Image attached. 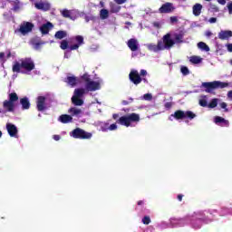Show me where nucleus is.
I'll list each match as a JSON object with an SVG mask.
<instances>
[{"label": "nucleus", "mask_w": 232, "mask_h": 232, "mask_svg": "<svg viewBox=\"0 0 232 232\" xmlns=\"http://www.w3.org/2000/svg\"><path fill=\"white\" fill-rule=\"evenodd\" d=\"M182 197H183L182 195L178 196V200H179V202H182Z\"/></svg>", "instance_id": "nucleus-57"}, {"label": "nucleus", "mask_w": 232, "mask_h": 232, "mask_svg": "<svg viewBox=\"0 0 232 232\" xmlns=\"http://www.w3.org/2000/svg\"><path fill=\"white\" fill-rule=\"evenodd\" d=\"M219 5H226V0H217Z\"/></svg>", "instance_id": "nucleus-54"}, {"label": "nucleus", "mask_w": 232, "mask_h": 232, "mask_svg": "<svg viewBox=\"0 0 232 232\" xmlns=\"http://www.w3.org/2000/svg\"><path fill=\"white\" fill-rule=\"evenodd\" d=\"M227 97H228V99H231V100H232V91H229V92H227Z\"/></svg>", "instance_id": "nucleus-55"}, {"label": "nucleus", "mask_w": 232, "mask_h": 232, "mask_svg": "<svg viewBox=\"0 0 232 232\" xmlns=\"http://www.w3.org/2000/svg\"><path fill=\"white\" fill-rule=\"evenodd\" d=\"M141 99H143V101H151L153 99V95H151V93H146L141 97Z\"/></svg>", "instance_id": "nucleus-40"}, {"label": "nucleus", "mask_w": 232, "mask_h": 232, "mask_svg": "<svg viewBox=\"0 0 232 232\" xmlns=\"http://www.w3.org/2000/svg\"><path fill=\"white\" fill-rule=\"evenodd\" d=\"M66 82H67V84H69V86L73 87L76 84H79L81 82V80L75 76H68Z\"/></svg>", "instance_id": "nucleus-25"}, {"label": "nucleus", "mask_w": 232, "mask_h": 232, "mask_svg": "<svg viewBox=\"0 0 232 232\" xmlns=\"http://www.w3.org/2000/svg\"><path fill=\"white\" fill-rule=\"evenodd\" d=\"M229 37H232L231 31H221L218 33V39H221V41H226V39H229Z\"/></svg>", "instance_id": "nucleus-26"}, {"label": "nucleus", "mask_w": 232, "mask_h": 232, "mask_svg": "<svg viewBox=\"0 0 232 232\" xmlns=\"http://www.w3.org/2000/svg\"><path fill=\"white\" fill-rule=\"evenodd\" d=\"M53 139L54 140H61V136H59V135H53Z\"/></svg>", "instance_id": "nucleus-52"}, {"label": "nucleus", "mask_w": 232, "mask_h": 232, "mask_svg": "<svg viewBox=\"0 0 232 232\" xmlns=\"http://www.w3.org/2000/svg\"><path fill=\"white\" fill-rule=\"evenodd\" d=\"M12 57V53L10 51H6L5 53H0V61L2 63H5L6 60Z\"/></svg>", "instance_id": "nucleus-30"}, {"label": "nucleus", "mask_w": 232, "mask_h": 232, "mask_svg": "<svg viewBox=\"0 0 232 232\" xmlns=\"http://www.w3.org/2000/svg\"><path fill=\"white\" fill-rule=\"evenodd\" d=\"M180 72L183 75H189V69L186 66H181Z\"/></svg>", "instance_id": "nucleus-38"}, {"label": "nucleus", "mask_w": 232, "mask_h": 232, "mask_svg": "<svg viewBox=\"0 0 232 232\" xmlns=\"http://www.w3.org/2000/svg\"><path fill=\"white\" fill-rule=\"evenodd\" d=\"M179 21V19L177 18V16H171L170 17V22L171 23H177Z\"/></svg>", "instance_id": "nucleus-49"}, {"label": "nucleus", "mask_w": 232, "mask_h": 232, "mask_svg": "<svg viewBox=\"0 0 232 232\" xmlns=\"http://www.w3.org/2000/svg\"><path fill=\"white\" fill-rule=\"evenodd\" d=\"M169 34H170V39L173 41L174 44L184 43V32L179 31L176 33Z\"/></svg>", "instance_id": "nucleus-13"}, {"label": "nucleus", "mask_w": 232, "mask_h": 232, "mask_svg": "<svg viewBox=\"0 0 232 232\" xmlns=\"http://www.w3.org/2000/svg\"><path fill=\"white\" fill-rule=\"evenodd\" d=\"M70 55H72V53L70 52H65L64 53V59H69Z\"/></svg>", "instance_id": "nucleus-50"}, {"label": "nucleus", "mask_w": 232, "mask_h": 232, "mask_svg": "<svg viewBox=\"0 0 232 232\" xmlns=\"http://www.w3.org/2000/svg\"><path fill=\"white\" fill-rule=\"evenodd\" d=\"M59 122H62L63 124H68L70 122H72L73 117L68 114H63L58 118Z\"/></svg>", "instance_id": "nucleus-24"}, {"label": "nucleus", "mask_w": 232, "mask_h": 232, "mask_svg": "<svg viewBox=\"0 0 232 232\" xmlns=\"http://www.w3.org/2000/svg\"><path fill=\"white\" fill-rule=\"evenodd\" d=\"M33 29H34V24L30 22H24L20 26L19 32L23 35H26V34H30V32H32Z\"/></svg>", "instance_id": "nucleus-15"}, {"label": "nucleus", "mask_w": 232, "mask_h": 232, "mask_svg": "<svg viewBox=\"0 0 232 232\" xmlns=\"http://www.w3.org/2000/svg\"><path fill=\"white\" fill-rule=\"evenodd\" d=\"M148 75V71L141 69L140 73L139 71L132 69L129 74V79L130 82L133 84H140L142 82V77H146Z\"/></svg>", "instance_id": "nucleus-7"}, {"label": "nucleus", "mask_w": 232, "mask_h": 232, "mask_svg": "<svg viewBox=\"0 0 232 232\" xmlns=\"http://www.w3.org/2000/svg\"><path fill=\"white\" fill-rule=\"evenodd\" d=\"M227 48L229 52H232V44H227Z\"/></svg>", "instance_id": "nucleus-53"}, {"label": "nucleus", "mask_w": 232, "mask_h": 232, "mask_svg": "<svg viewBox=\"0 0 232 232\" xmlns=\"http://www.w3.org/2000/svg\"><path fill=\"white\" fill-rule=\"evenodd\" d=\"M189 63L192 64H200V63H202V58L200 56H190Z\"/></svg>", "instance_id": "nucleus-33"}, {"label": "nucleus", "mask_w": 232, "mask_h": 232, "mask_svg": "<svg viewBox=\"0 0 232 232\" xmlns=\"http://www.w3.org/2000/svg\"><path fill=\"white\" fill-rule=\"evenodd\" d=\"M190 215H199V218L189 219L188 225H191V227H193L194 229H200L202 227V224L206 222V217L204 216V212H194Z\"/></svg>", "instance_id": "nucleus-10"}, {"label": "nucleus", "mask_w": 232, "mask_h": 232, "mask_svg": "<svg viewBox=\"0 0 232 232\" xmlns=\"http://www.w3.org/2000/svg\"><path fill=\"white\" fill-rule=\"evenodd\" d=\"M125 24L131 26V23H130V22L125 23Z\"/></svg>", "instance_id": "nucleus-61"}, {"label": "nucleus", "mask_w": 232, "mask_h": 232, "mask_svg": "<svg viewBox=\"0 0 232 232\" xmlns=\"http://www.w3.org/2000/svg\"><path fill=\"white\" fill-rule=\"evenodd\" d=\"M70 137H72L73 139H92V134L81 128H76L70 132Z\"/></svg>", "instance_id": "nucleus-11"}, {"label": "nucleus", "mask_w": 232, "mask_h": 232, "mask_svg": "<svg viewBox=\"0 0 232 232\" xmlns=\"http://www.w3.org/2000/svg\"><path fill=\"white\" fill-rule=\"evenodd\" d=\"M219 106H220V108H222V110H225V111H227V103H226V102H221V103H219Z\"/></svg>", "instance_id": "nucleus-44"}, {"label": "nucleus", "mask_w": 232, "mask_h": 232, "mask_svg": "<svg viewBox=\"0 0 232 232\" xmlns=\"http://www.w3.org/2000/svg\"><path fill=\"white\" fill-rule=\"evenodd\" d=\"M81 79L84 82V88L74 90L72 97V102L74 106H82V104H84L82 95L88 92H97V90H101V87L102 86V79L98 78L96 80H92L90 74L86 72L81 76Z\"/></svg>", "instance_id": "nucleus-1"}, {"label": "nucleus", "mask_w": 232, "mask_h": 232, "mask_svg": "<svg viewBox=\"0 0 232 232\" xmlns=\"http://www.w3.org/2000/svg\"><path fill=\"white\" fill-rule=\"evenodd\" d=\"M41 44H44V43H37L34 44V50H39L41 48Z\"/></svg>", "instance_id": "nucleus-46"}, {"label": "nucleus", "mask_w": 232, "mask_h": 232, "mask_svg": "<svg viewBox=\"0 0 232 232\" xmlns=\"http://www.w3.org/2000/svg\"><path fill=\"white\" fill-rule=\"evenodd\" d=\"M154 26H158L159 27L160 26L159 23H155Z\"/></svg>", "instance_id": "nucleus-62"}, {"label": "nucleus", "mask_w": 232, "mask_h": 232, "mask_svg": "<svg viewBox=\"0 0 232 232\" xmlns=\"http://www.w3.org/2000/svg\"><path fill=\"white\" fill-rule=\"evenodd\" d=\"M160 229H167V227H171V226L169 224H168L167 222L162 221L160 224Z\"/></svg>", "instance_id": "nucleus-41"}, {"label": "nucleus", "mask_w": 232, "mask_h": 232, "mask_svg": "<svg viewBox=\"0 0 232 232\" xmlns=\"http://www.w3.org/2000/svg\"><path fill=\"white\" fill-rule=\"evenodd\" d=\"M127 45L131 52H137L139 50V41L135 38H131L127 42Z\"/></svg>", "instance_id": "nucleus-19"}, {"label": "nucleus", "mask_w": 232, "mask_h": 232, "mask_svg": "<svg viewBox=\"0 0 232 232\" xmlns=\"http://www.w3.org/2000/svg\"><path fill=\"white\" fill-rule=\"evenodd\" d=\"M116 123H112L110 126H108V123H105L103 127H102V131H115L117 130Z\"/></svg>", "instance_id": "nucleus-29"}, {"label": "nucleus", "mask_w": 232, "mask_h": 232, "mask_svg": "<svg viewBox=\"0 0 232 232\" xmlns=\"http://www.w3.org/2000/svg\"><path fill=\"white\" fill-rule=\"evenodd\" d=\"M23 110H30V100L27 97L22 98L20 100Z\"/></svg>", "instance_id": "nucleus-28"}, {"label": "nucleus", "mask_w": 232, "mask_h": 232, "mask_svg": "<svg viewBox=\"0 0 232 232\" xmlns=\"http://www.w3.org/2000/svg\"><path fill=\"white\" fill-rule=\"evenodd\" d=\"M118 117H119V114H113L112 115V118L114 119V121H117Z\"/></svg>", "instance_id": "nucleus-56"}, {"label": "nucleus", "mask_w": 232, "mask_h": 232, "mask_svg": "<svg viewBox=\"0 0 232 232\" xmlns=\"http://www.w3.org/2000/svg\"><path fill=\"white\" fill-rule=\"evenodd\" d=\"M151 222V218H150L149 216H145L142 218V223L145 224L146 226H148V224H150Z\"/></svg>", "instance_id": "nucleus-42"}, {"label": "nucleus", "mask_w": 232, "mask_h": 232, "mask_svg": "<svg viewBox=\"0 0 232 232\" xmlns=\"http://www.w3.org/2000/svg\"><path fill=\"white\" fill-rule=\"evenodd\" d=\"M195 218H200V214L188 215L183 218H171L169 225L170 227H184V226H189V220H195Z\"/></svg>", "instance_id": "nucleus-5"}, {"label": "nucleus", "mask_w": 232, "mask_h": 232, "mask_svg": "<svg viewBox=\"0 0 232 232\" xmlns=\"http://www.w3.org/2000/svg\"><path fill=\"white\" fill-rule=\"evenodd\" d=\"M175 11V5L169 2H167L161 5L159 9L160 14H171Z\"/></svg>", "instance_id": "nucleus-16"}, {"label": "nucleus", "mask_w": 232, "mask_h": 232, "mask_svg": "<svg viewBox=\"0 0 232 232\" xmlns=\"http://www.w3.org/2000/svg\"><path fill=\"white\" fill-rule=\"evenodd\" d=\"M143 81H144V82H148V80H146V79H143Z\"/></svg>", "instance_id": "nucleus-64"}, {"label": "nucleus", "mask_w": 232, "mask_h": 232, "mask_svg": "<svg viewBox=\"0 0 232 232\" xmlns=\"http://www.w3.org/2000/svg\"><path fill=\"white\" fill-rule=\"evenodd\" d=\"M3 137V132L0 130V139Z\"/></svg>", "instance_id": "nucleus-63"}, {"label": "nucleus", "mask_w": 232, "mask_h": 232, "mask_svg": "<svg viewBox=\"0 0 232 232\" xmlns=\"http://www.w3.org/2000/svg\"><path fill=\"white\" fill-rule=\"evenodd\" d=\"M19 101L17 93L11 92L9 94V100H5L3 102V111H0V117H5V113L12 112L15 110V102Z\"/></svg>", "instance_id": "nucleus-4"}, {"label": "nucleus", "mask_w": 232, "mask_h": 232, "mask_svg": "<svg viewBox=\"0 0 232 232\" xmlns=\"http://www.w3.org/2000/svg\"><path fill=\"white\" fill-rule=\"evenodd\" d=\"M214 122L215 124H218V126H222V127H227L229 126V121L222 118V117H219V116H216L214 118Z\"/></svg>", "instance_id": "nucleus-21"}, {"label": "nucleus", "mask_w": 232, "mask_h": 232, "mask_svg": "<svg viewBox=\"0 0 232 232\" xmlns=\"http://www.w3.org/2000/svg\"><path fill=\"white\" fill-rule=\"evenodd\" d=\"M44 101H46V98H44V96H39L37 98L36 106L38 111H44V110H46V104H44Z\"/></svg>", "instance_id": "nucleus-20"}, {"label": "nucleus", "mask_w": 232, "mask_h": 232, "mask_svg": "<svg viewBox=\"0 0 232 232\" xmlns=\"http://www.w3.org/2000/svg\"><path fill=\"white\" fill-rule=\"evenodd\" d=\"M219 102H220V100H218L217 98H214L208 103V108H217V106H218Z\"/></svg>", "instance_id": "nucleus-37"}, {"label": "nucleus", "mask_w": 232, "mask_h": 232, "mask_svg": "<svg viewBox=\"0 0 232 232\" xmlns=\"http://www.w3.org/2000/svg\"><path fill=\"white\" fill-rule=\"evenodd\" d=\"M60 48H61L62 50H66V49L68 48V41L63 40V41L61 42Z\"/></svg>", "instance_id": "nucleus-39"}, {"label": "nucleus", "mask_w": 232, "mask_h": 232, "mask_svg": "<svg viewBox=\"0 0 232 232\" xmlns=\"http://www.w3.org/2000/svg\"><path fill=\"white\" fill-rule=\"evenodd\" d=\"M35 8H37V10H43L44 12H48V10H50V8H52V5H50V3L46 2V1H40L34 4Z\"/></svg>", "instance_id": "nucleus-18"}, {"label": "nucleus", "mask_w": 232, "mask_h": 232, "mask_svg": "<svg viewBox=\"0 0 232 232\" xmlns=\"http://www.w3.org/2000/svg\"><path fill=\"white\" fill-rule=\"evenodd\" d=\"M62 15L63 17H69V19H72V21H75L77 17H79V11L77 10H63L62 11Z\"/></svg>", "instance_id": "nucleus-17"}, {"label": "nucleus", "mask_w": 232, "mask_h": 232, "mask_svg": "<svg viewBox=\"0 0 232 232\" xmlns=\"http://www.w3.org/2000/svg\"><path fill=\"white\" fill-rule=\"evenodd\" d=\"M66 35H68L66 31H58L55 33L54 37H55V39H64V37H66Z\"/></svg>", "instance_id": "nucleus-35"}, {"label": "nucleus", "mask_w": 232, "mask_h": 232, "mask_svg": "<svg viewBox=\"0 0 232 232\" xmlns=\"http://www.w3.org/2000/svg\"><path fill=\"white\" fill-rule=\"evenodd\" d=\"M5 128L9 137L17 139L18 133H19V130L17 129V126L14 125V123H6Z\"/></svg>", "instance_id": "nucleus-14"}, {"label": "nucleus", "mask_w": 232, "mask_h": 232, "mask_svg": "<svg viewBox=\"0 0 232 232\" xmlns=\"http://www.w3.org/2000/svg\"><path fill=\"white\" fill-rule=\"evenodd\" d=\"M202 86L203 88H206L205 92H207V93H213V90H217L218 88H227L229 83L220 81H214L210 82H203Z\"/></svg>", "instance_id": "nucleus-8"}, {"label": "nucleus", "mask_w": 232, "mask_h": 232, "mask_svg": "<svg viewBox=\"0 0 232 232\" xmlns=\"http://www.w3.org/2000/svg\"><path fill=\"white\" fill-rule=\"evenodd\" d=\"M197 115L191 111H177L174 112V114H171L169 119L170 121H173V119H177L178 121L180 119H189L192 121V119H195Z\"/></svg>", "instance_id": "nucleus-9"}, {"label": "nucleus", "mask_w": 232, "mask_h": 232, "mask_svg": "<svg viewBox=\"0 0 232 232\" xmlns=\"http://www.w3.org/2000/svg\"><path fill=\"white\" fill-rule=\"evenodd\" d=\"M111 14H119L121 12V5H117L114 3H110Z\"/></svg>", "instance_id": "nucleus-31"}, {"label": "nucleus", "mask_w": 232, "mask_h": 232, "mask_svg": "<svg viewBox=\"0 0 232 232\" xmlns=\"http://www.w3.org/2000/svg\"><path fill=\"white\" fill-rule=\"evenodd\" d=\"M121 102L124 106H128V104H130V102H133V98H129V101L123 100Z\"/></svg>", "instance_id": "nucleus-43"}, {"label": "nucleus", "mask_w": 232, "mask_h": 232, "mask_svg": "<svg viewBox=\"0 0 232 232\" xmlns=\"http://www.w3.org/2000/svg\"><path fill=\"white\" fill-rule=\"evenodd\" d=\"M35 69V63L31 58H24L14 62L13 72L14 73H24L25 75H30L32 70Z\"/></svg>", "instance_id": "nucleus-3"}, {"label": "nucleus", "mask_w": 232, "mask_h": 232, "mask_svg": "<svg viewBox=\"0 0 232 232\" xmlns=\"http://www.w3.org/2000/svg\"><path fill=\"white\" fill-rule=\"evenodd\" d=\"M208 23H210L211 24L217 23V18L216 17L209 18Z\"/></svg>", "instance_id": "nucleus-48"}, {"label": "nucleus", "mask_w": 232, "mask_h": 232, "mask_svg": "<svg viewBox=\"0 0 232 232\" xmlns=\"http://www.w3.org/2000/svg\"><path fill=\"white\" fill-rule=\"evenodd\" d=\"M205 35H206V37H211L213 35V33H211L210 31H207L205 33Z\"/></svg>", "instance_id": "nucleus-51"}, {"label": "nucleus", "mask_w": 232, "mask_h": 232, "mask_svg": "<svg viewBox=\"0 0 232 232\" xmlns=\"http://www.w3.org/2000/svg\"><path fill=\"white\" fill-rule=\"evenodd\" d=\"M145 46L150 52L158 53V52H162L163 50H171V48L175 46V42L171 39V34H167L158 42L157 44H146Z\"/></svg>", "instance_id": "nucleus-2"}, {"label": "nucleus", "mask_w": 232, "mask_h": 232, "mask_svg": "<svg viewBox=\"0 0 232 232\" xmlns=\"http://www.w3.org/2000/svg\"><path fill=\"white\" fill-rule=\"evenodd\" d=\"M127 0H114V2L117 4V5H124V3H126Z\"/></svg>", "instance_id": "nucleus-47"}, {"label": "nucleus", "mask_w": 232, "mask_h": 232, "mask_svg": "<svg viewBox=\"0 0 232 232\" xmlns=\"http://www.w3.org/2000/svg\"><path fill=\"white\" fill-rule=\"evenodd\" d=\"M142 204H144V201H142V200L138 201V206H142Z\"/></svg>", "instance_id": "nucleus-60"}, {"label": "nucleus", "mask_w": 232, "mask_h": 232, "mask_svg": "<svg viewBox=\"0 0 232 232\" xmlns=\"http://www.w3.org/2000/svg\"><path fill=\"white\" fill-rule=\"evenodd\" d=\"M165 106H166V108H170V107H171V103L167 102V103L165 104Z\"/></svg>", "instance_id": "nucleus-59"}, {"label": "nucleus", "mask_w": 232, "mask_h": 232, "mask_svg": "<svg viewBox=\"0 0 232 232\" xmlns=\"http://www.w3.org/2000/svg\"><path fill=\"white\" fill-rule=\"evenodd\" d=\"M140 121V116L137 113H130L127 114L125 116H121L118 120V124H121V126H126V128H130V126L132 128L135 126V124H138Z\"/></svg>", "instance_id": "nucleus-6"}, {"label": "nucleus", "mask_w": 232, "mask_h": 232, "mask_svg": "<svg viewBox=\"0 0 232 232\" xmlns=\"http://www.w3.org/2000/svg\"><path fill=\"white\" fill-rule=\"evenodd\" d=\"M228 14H232V2L227 4Z\"/></svg>", "instance_id": "nucleus-45"}, {"label": "nucleus", "mask_w": 232, "mask_h": 232, "mask_svg": "<svg viewBox=\"0 0 232 232\" xmlns=\"http://www.w3.org/2000/svg\"><path fill=\"white\" fill-rule=\"evenodd\" d=\"M53 28V24L50 22H47L46 24H44L40 26V32L43 35H46Z\"/></svg>", "instance_id": "nucleus-22"}, {"label": "nucleus", "mask_w": 232, "mask_h": 232, "mask_svg": "<svg viewBox=\"0 0 232 232\" xmlns=\"http://www.w3.org/2000/svg\"><path fill=\"white\" fill-rule=\"evenodd\" d=\"M109 15H110V11H108V9H102L100 11L101 19H108Z\"/></svg>", "instance_id": "nucleus-36"}, {"label": "nucleus", "mask_w": 232, "mask_h": 232, "mask_svg": "<svg viewBox=\"0 0 232 232\" xmlns=\"http://www.w3.org/2000/svg\"><path fill=\"white\" fill-rule=\"evenodd\" d=\"M68 113H70L71 117H81L83 115L82 110L77 108V107H72L69 109Z\"/></svg>", "instance_id": "nucleus-23"}, {"label": "nucleus", "mask_w": 232, "mask_h": 232, "mask_svg": "<svg viewBox=\"0 0 232 232\" xmlns=\"http://www.w3.org/2000/svg\"><path fill=\"white\" fill-rule=\"evenodd\" d=\"M208 96H201L199 98V106H202V108H208Z\"/></svg>", "instance_id": "nucleus-32"}, {"label": "nucleus", "mask_w": 232, "mask_h": 232, "mask_svg": "<svg viewBox=\"0 0 232 232\" xmlns=\"http://www.w3.org/2000/svg\"><path fill=\"white\" fill-rule=\"evenodd\" d=\"M198 48L202 50V52H209V46H208V44H206L204 42H199L198 44Z\"/></svg>", "instance_id": "nucleus-34"}, {"label": "nucleus", "mask_w": 232, "mask_h": 232, "mask_svg": "<svg viewBox=\"0 0 232 232\" xmlns=\"http://www.w3.org/2000/svg\"><path fill=\"white\" fill-rule=\"evenodd\" d=\"M70 50H79L82 44H84V37L82 35H76L69 39Z\"/></svg>", "instance_id": "nucleus-12"}, {"label": "nucleus", "mask_w": 232, "mask_h": 232, "mask_svg": "<svg viewBox=\"0 0 232 232\" xmlns=\"http://www.w3.org/2000/svg\"><path fill=\"white\" fill-rule=\"evenodd\" d=\"M192 13L195 17H198L202 14V5L200 4H196L192 7Z\"/></svg>", "instance_id": "nucleus-27"}, {"label": "nucleus", "mask_w": 232, "mask_h": 232, "mask_svg": "<svg viewBox=\"0 0 232 232\" xmlns=\"http://www.w3.org/2000/svg\"><path fill=\"white\" fill-rule=\"evenodd\" d=\"M213 10H214V12H218V7L213 5Z\"/></svg>", "instance_id": "nucleus-58"}]
</instances>
